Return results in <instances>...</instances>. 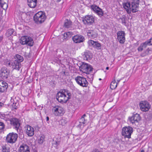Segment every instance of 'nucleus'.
I'll return each mask as SVG.
<instances>
[{
	"label": "nucleus",
	"instance_id": "1",
	"mask_svg": "<svg viewBox=\"0 0 152 152\" xmlns=\"http://www.w3.org/2000/svg\"><path fill=\"white\" fill-rule=\"evenodd\" d=\"M71 93L68 90L61 89L58 92L56 96L57 100L61 103H66L71 96Z\"/></svg>",
	"mask_w": 152,
	"mask_h": 152
},
{
	"label": "nucleus",
	"instance_id": "2",
	"mask_svg": "<svg viewBox=\"0 0 152 152\" xmlns=\"http://www.w3.org/2000/svg\"><path fill=\"white\" fill-rule=\"evenodd\" d=\"M20 43L22 45H26L30 47L34 45V42L32 38L29 36H24L20 39Z\"/></svg>",
	"mask_w": 152,
	"mask_h": 152
},
{
	"label": "nucleus",
	"instance_id": "3",
	"mask_svg": "<svg viewBox=\"0 0 152 152\" xmlns=\"http://www.w3.org/2000/svg\"><path fill=\"white\" fill-rule=\"evenodd\" d=\"M46 18L45 14L42 11L36 13L34 17V21L37 23H41L44 22Z\"/></svg>",
	"mask_w": 152,
	"mask_h": 152
},
{
	"label": "nucleus",
	"instance_id": "4",
	"mask_svg": "<svg viewBox=\"0 0 152 152\" xmlns=\"http://www.w3.org/2000/svg\"><path fill=\"white\" fill-rule=\"evenodd\" d=\"M133 132L132 127L129 126H125L122 129V134L125 138L129 139Z\"/></svg>",
	"mask_w": 152,
	"mask_h": 152
},
{
	"label": "nucleus",
	"instance_id": "5",
	"mask_svg": "<svg viewBox=\"0 0 152 152\" xmlns=\"http://www.w3.org/2000/svg\"><path fill=\"white\" fill-rule=\"evenodd\" d=\"M52 111L54 115L56 116H62L65 113V110L61 106L58 105L54 107Z\"/></svg>",
	"mask_w": 152,
	"mask_h": 152
},
{
	"label": "nucleus",
	"instance_id": "6",
	"mask_svg": "<svg viewBox=\"0 0 152 152\" xmlns=\"http://www.w3.org/2000/svg\"><path fill=\"white\" fill-rule=\"evenodd\" d=\"M10 124L14 129L16 130L18 132L20 131V124L19 119L16 118H13L10 119Z\"/></svg>",
	"mask_w": 152,
	"mask_h": 152
},
{
	"label": "nucleus",
	"instance_id": "7",
	"mask_svg": "<svg viewBox=\"0 0 152 152\" xmlns=\"http://www.w3.org/2000/svg\"><path fill=\"white\" fill-rule=\"evenodd\" d=\"M18 137V134L13 132L10 133L7 135L6 140L10 143H15L17 140Z\"/></svg>",
	"mask_w": 152,
	"mask_h": 152
},
{
	"label": "nucleus",
	"instance_id": "8",
	"mask_svg": "<svg viewBox=\"0 0 152 152\" xmlns=\"http://www.w3.org/2000/svg\"><path fill=\"white\" fill-rule=\"evenodd\" d=\"M80 70L83 72L87 74H89L92 71L93 68L90 65L83 63L80 67Z\"/></svg>",
	"mask_w": 152,
	"mask_h": 152
},
{
	"label": "nucleus",
	"instance_id": "9",
	"mask_svg": "<svg viewBox=\"0 0 152 152\" xmlns=\"http://www.w3.org/2000/svg\"><path fill=\"white\" fill-rule=\"evenodd\" d=\"M75 80L78 84L83 87H86L88 84L86 79L83 77L78 76L75 77Z\"/></svg>",
	"mask_w": 152,
	"mask_h": 152
},
{
	"label": "nucleus",
	"instance_id": "10",
	"mask_svg": "<svg viewBox=\"0 0 152 152\" xmlns=\"http://www.w3.org/2000/svg\"><path fill=\"white\" fill-rule=\"evenodd\" d=\"M10 71L5 67H3L0 70V77L3 80L8 78Z\"/></svg>",
	"mask_w": 152,
	"mask_h": 152
},
{
	"label": "nucleus",
	"instance_id": "11",
	"mask_svg": "<svg viewBox=\"0 0 152 152\" xmlns=\"http://www.w3.org/2000/svg\"><path fill=\"white\" fill-rule=\"evenodd\" d=\"M152 45V37L145 42L142 43L137 48L139 51H142L144 48H146L148 46Z\"/></svg>",
	"mask_w": 152,
	"mask_h": 152
},
{
	"label": "nucleus",
	"instance_id": "12",
	"mask_svg": "<svg viewBox=\"0 0 152 152\" xmlns=\"http://www.w3.org/2000/svg\"><path fill=\"white\" fill-rule=\"evenodd\" d=\"M94 19L93 16L87 15L83 19V21L85 25H90L94 22Z\"/></svg>",
	"mask_w": 152,
	"mask_h": 152
},
{
	"label": "nucleus",
	"instance_id": "13",
	"mask_svg": "<svg viewBox=\"0 0 152 152\" xmlns=\"http://www.w3.org/2000/svg\"><path fill=\"white\" fill-rule=\"evenodd\" d=\"M140 106L141 110L144 112L148 111L150 108L151 105L147 101H142L140 103Z\"/></svg>",
	"mask_w": 152,
	"mask_h": 152
},
{
	"label": "nucleus",
	"instance_id": "14",
	"mask_svg": "<svg viewBox=\"0 0 152 152\" xmlns=\"http://www.w3.org/2000/svg\"><path fill=\"white\" fill-rule=\"evenodd\" d=\"M117 39L121 44L124 43L125 41L126 34L124 31H119L117 32Z\"/></svg>",
	"mask_w": 152,
	"mask_h": 152
},
{
	"label": "nucleus",
	"instance_id": "15",
	"mask_svg": "<svg viewBox=\"0 0 152 152\" xmlns=\"http://www.w3.org/2000/svg\"><path fill=\"white\" fill-rule=\"evenodd\" d=\"M139 0H133L131 4V11L133 13L138 11Z\"/></svg>",
	"mask_w": 152,
	"mask_h": 152
},
{
	"label": "nucleus",
	"instance_id": "16",
	"mask_svg": "<svg viewBox=\"0 0 152 152\" xmlns=\"http://www.w3.org/2000/svg\"><path fill=\"white\" fill-rule=\"evenodd\" d=\"M72 39L74 42L76 43L83 42L85 39L83 36L79 34L76 35L73 37Z\"/></svg>",
	"mask_w": 152,
	"mask_h": 152
},
{
	"label": "nucleus",
	"instance_id": "17",
	"mask_svg": "<svg viewBox=\"0 0 152 152\" xmlns=\"http://www.w3.org/2000/svg\"><path fill=\"white\" fill-rule=\"evenodd\" d=\"M26 134L29 137H32L34 134V130L33 127L29 125H26L24 127Z\"/></svg>",
	"mask_w": 152,
	"mask_h": 152
},
{
	"label": "nucleus",
	"instance_id": "18",
	"mask_svg": "<svg viewBox=\"0 0 152 152\" xmlns=\"http://www.w3.org/2000/svg\"><path fill=\"white\" fill-rule=\"evenodd\" d=\"M91 9L95 12L97 13L100 16H102L103 15V12L102 10L99 7L96 5H92L91 6Z\"/></svg>",
	"mask_w": 152,
	"mask_h": 152
},
{
	"label": "nucleus",
	"instance_id": "19",
	"mask_svg": "<svg viewBox=\"0 0 152 152\" xmlns=\"http://www.w3.org/2000/svg\"><path fill=\"white\" fill-rule=\"evenodd\" d=\"M8 87V84L6 82L0 80V92L3 93L6 91Z\"/></svg>",
	"mask_w": 152,
	"mask_h": 152
},
{
	"label": "nucleus",
	"instance_id": "20",
	"mask_svg": "<svg viewBox=\"0 0 152 152\" xmlns=\"http://www.w3.org/2000/svg\"><path fill=\"white\" fill-rule=\"evenodd\" d=\"M129 120L130 122L132 124L138 122L140 120V115L137 113L133 115L131 117H129Z\"/></svg>",
	"mask_w": 152,
	"mask_h": 152
},
{
	"label": "nucleus",
	"instance_id": "21",
	"mask_svg": "<svg viewBox=\"0 0 152 152\" xmlns=\"http://www.w3.org/2000/svg\"><path fill=\"white\" fill-rule=\"evenodd\" d=\"M11 66L13 69H15L19 70L21 66V64L18 63L16 60L13 61L11 62Z\"/></svg>",
	"mask_w": 152,
	"mask_h": 152
},
{
	"label": "nucleus",
	"instance_id": "22",
	"mask_svg": "<svg viewBox=\"0 0 152 152\" xmlns=\"http://www.w3.org/2000/svg\"><path fill=\"white\" fill-rule=\"evenodd\" d=\"M19 152H30L28 146L26 144L21 145L19 148Z\"/></svg>",
	"mask_w": 152,
	"mask_h": 152
},
{
	"label": "nucleus",
	"instance_id": "23",
	"mask_svg": "<svg viewBox=\"0 0 152 152\" xmlns=\"http://www.w3.org/2000/svg\"><path fill=\"white\" fill-rule=\"evenodd\" d=\"M87 33L88 36L91 39L96 38L98 36V34L93 30H88Z\"/></svg>",
	"mask_w": 152,
	"mask_h": 152
},
{
	"label": "nucleus",
	"instance_id": "24",
	"mask_svg": "<svg viewBox=\"0 0 152 152\" xmlns=\"http://www.w3.org/2000/svg\"><path fill=\"white\" fill-rule=\"evenodd\" d=\"M83 57L84 60L88 61L91 59L92 55L90 52H84Z\"/></svg>",
	"mask_w": 152,
	"mask_h": 152
},
{
	"label": "nucleus",
	"instance_id": "25",
	"mask_svg": "<svg viewBox=\"0 0 152 152\" xmlns=\"http://www.w3.org/2000/svg\"><path fill=\"white\" fill-rule=\"evenodd\" d=\"M123 5L124 8L126 10L128 13H131V4L129 2H127L123 3Z\"/></svg>",
	"mask_w": 152,
	"mask_h": 152
},
{
	"label": "nucleus",
	"instance_id": "26",
	"mask_svg": "<svg viewBox=\"0 0 152 152\" xmlns=\"http://www.w3.org/2000/svg\"><path fill=\"white\" fill-rule=\"evenodd\" d=\"M37 1L32 0H27L28 5L30 8H34L37 5Z\"/></svg>",
	"mask_w": 152,
	"mask_h": 152
},
{
	"label": "nucleus",
	"instance_id": "27",
	"mask_svg": "<svg viewBox=\"0 0 152 152\" xmlns=\"http://www.w3.org/2000/svg\"><path fill=\"white\" fill-rule=\"evenodd\" d=\"M119 21L125 26H126V19L125 15H123L119 19Z\"/></svg>",
	"mask_w": 152,
	"mask_h": 152
},
{
	"label": "nucleus",
	"instance_id": "28",
	"mask_svg": "<svg viewBox=\"0 0 152 152\" xmlns=\"http://www.w3.org/2000/svg\"><path fill=\"white\" fill-rule=\"evenodd\" d=\"M72 24V22L70 20L68 19L65 20L64 26L66 28H69L71 27Z\"/></svg>",
	"mask_w": 152,
	"mask_h": 152
},
{
	"label": "nucleus",
	"instance_id": "29",
	"mask_svg": "<svg viewBox=\"0 0 152 152\" xmlns=\"http://www.w3.org/2000/svg\"><path fill=\"white\" fill-rule=\"evenodd\" d=\"M15 59V60H16L18 63H20L23 61V57L18 54L16 55Z\"/></svg>",
	"mask_w": 152,
	"mask_h": 152
},
{
	"label": "nucleus",
	"instance_id": "30",
	"mask_svg": "<svg viewBox=\"0 0 152 152\" xmlns=\"http://www.w3.org/2000/svg\"><path fill=\"white\" fill-rule=\"evenodd\" d=\"M0 5L1 8L4 10L7 9L8 7V4L2 0H0Z\"/></svg>",
	"mask_w": 152,
	"mask_h": 152
},
{
	"label": "nucleus",
	"instance_id": "31",
	"mask_svg": "<svg viewBox=\"0 0 152 152\" xmlns=\"http://www.w3.org/2000/svg\"><path fill=\"white\" fill-rule=\"evenodd\" d=\"M67 123L66 119L65 117H62L61 119L59 121L60 125L63 126H64Z\"/></svg>",
	"mask_w": 152,
	"mask_h": 152
},
{
	"label": "nucleus",
	"instance_id": "32",
	"mask_svg": "<svg viewBox=\"0 0 152 152\" xmlns=\"http://www.w3.org/2000/svg\"><path fill=\"white\" fill-rule=\"evenodd\" d=\"M14 32V30L13 29H9L6 31V35L7 37H10L13 34Z\"/></svg>",
	"mask_w": 152,
	"mask_h": 152
},
{
	"label": "nucleus",
	"instance_id": "33",
	"mask_svg": "<svg viewBox=\"0 0 152 152\" xmlns=\"http://www.w3.org/2000/svg\"><path fill=\"white\" fill-rule=\"evenodd\" d=\"M117 83L116 82L115 80L111 82L110 85V88L112 89H114L117 86Z\"/></svg>",
	"mask_w": 152,
	"mask_h": 152
},
{
	"label": "nucleus",
	"instance_id": "34",
	"mask_svg": "<svg viewBox=\"0 0 152 152\" xmlns=\"http://www.w3.org/2000/svg\"><path fill=\"white\" fill-rule=\"evenodd\" d=\"M45 137L44 135L40 136L38 139V142L40 144H42L45 141Z\"/></svg>",
	"mask_w": 152,
	"mask_h": 152
},
{
	"label": "nucleus",
	"instance_id": "35",
	"mask_svg": "<svg viewBox=\"0 0 152 152\" xmlns=\"http://www.w3.org/2000/svg\"><path fill=\"white\" fill-rule=\"evenodd\" d=\"M12 108L15 109H16L19 106V102L17 100H14V102L12 104Z\"/></svg>",
	"mask_w": 152,
	"mask_h": 152
},
{
	"label": "nucleus",
	"instance_id": "36",
	"mask_svg": "<svg viewBox=\"0 0 152 152\" xmlns=\"http://www.w3.org/2000/svg\"><path fill=\"white\" fill-rule=\"evenodd\" d=\"M94 48L96 49L97 50H100L101 49V44L98 42L95 41Z\"/></svg>",
	"mask_w": 152,
	"mask_h": 152
},
{
	"label": "nucleus",
	"instance_id": "37",
	"mask_svg": "<svg viewBox=\"0 0 152 152\" xmlns=\"http://www.w3.org/2000/svg\"><path fill=\"white\" fill-rule=\"evenodd\" d=\"M71 33L70 31L65 33L63 35V39H68L69 37H70Z\"/></svg>",
	"mask_w": 152,
	"mask_h": 152
},
{
	"label": "nucleus",
	"instance_id": "38",
	"mask_svg": "<svg viewBox=\"0 0 152 152\" xmlns=\"http://www.w3.org/2000/svg\"><path fill=\"white\" fill-rule=\"evenodd\" d=\"M86 116L85 114H84L82 116L81 118L80 119V123L81 124H84L86 122V120L85 119V117Z\"/></svg>",
	"mask_w": 152,
	"mask_h": 152
},
{
	"label": "nucleus",
	"instance_id": "39",
	"mask_svg": "<svg viewBox=\"0 0 152 152\" xmlns=\"http://www.w3.org/2000/svg\"><path fill=\"white\" fill-rule=\"evenodd\" d=\"M95 41L93 40H88V45L91 47H92L93 48L94 46Z\"/></svg>",
	"mask_w": 152,
	"mask_h": 152
},
{
	"label": "nucleus",
	"instance_id": "40",
	"mask_svg": "<svg viewBox=\"0 0 152 152\" xmlns=\"http://www.w3.org/2000/svg\"><path fill=\"white\" fill-rule=\"evenodd\" d=\"M9 148L7 145L3 146L2 147V151L3 152H9Z\"/></svg>",
	"mask_w": 152,
	"mask_h": 152
},
{
	"label": "nucleus",
	"instance_id": "41",
	"mask_svg": "<svg viewBox=\"0 0 152 152\" xmlns=\"http://www.w3.org/2000/svg\"><path fill=\"white\" fill-rule=\"evenodd\" d=\"M4 128V125L3 123L0 122V133L2 132Z\"/></svg>",
	"mask_w": 152,
	"mask_h": 152
},
{
	"label": "nucleus",
	"instance_id": "42",
	"mask_svg": "<svg viewBox=\"0 0 152 152\" xmlns=\"http://www.w3.org/2000/svg\"><path fill=\"white\" fill-rule=\"evenodd\" d=\"M54 61L56 63L60 65L61 64V61L59 58L57 57L55 58Z\"/></svg>",
	"mask_w": 152,
	"mask_h": 152
},
{
	"label": "nucleus",
	"instance_id": "43",
	"mask_svg": "<svg viewBox=\"0 0 152 152\" xmlns=\"http://www.w3.org/2000/svg\"><path fill=\"white\" fill-rule=\"evenodd\" d=\"M24 56L27 58H30L31 57V54L30 53H24Z\"/></svg>",
	"mask_w": 152,
	"mask_h": 152
},
{
	"label": "nucleus",
	"instance_id": "44",
	"mask_svg": "<svg viewBox=\"0 0 152 152\" xmlns=\"http://www.w3.org/2000/svg\"><path fill=\"white\" fill-rule=\"evenodd\" d=\"M2 116L4 117V118H8V117L9 116V113L6 114H3L2 115Z\"/></svg>",
	"mask_w": 152,
	"mask_h": 152
},
{
	"label": "nucleus",
	"instance_id": "45",
	"mask_svg": "<svg viewBox=\"0 0 152 152\" xmlns=\"http://www.w3.org/2000/svg\"><path fill=\"white\" fill-rule=\"evenodd\" d=\"M87 77L89 78L92 79H93V74L90 75H88L87 76Z\"/></svg>",
	"mask_w": 152,
	"mask_h": 152
},
{
	"label": "nucleus",
	"instance_id": "46",
	"mask_svg": "<svg viewBox=\"0 0 152 152\" xmlns=\"http://www.w3.org/2000/svg\"><path fill=\"white\" fill-rule=\"evenodd\" d=\"M60 143V141H55V143H54V144H55L57 145H59Z\"/></svg>",
	"mask_w": 152,
	"mask_h": 152
},
{
	"label": "nucleus",
	"instance_id": "47",
	"mask_svg": "<svg viewBox=\"0 0 152 152\" xmlns=\"http://www.w3.org/2000/svg\"><path fill=\"white\" fill-rule=\"evenodd\" d=\"M150 51H151V50L149 48H148L146 50L145 52L149 53Z\"/></svg>",
	"mask_w": 152,
	"mask_h": 152
},
{
	"label": "nucleus",
	"instance_id": "48",
	"mask_svg": "<svg viewBox=\"0 0 152 152\" xmlns=\"http://www.w3.org/2000/svg\"><path fill=\"white\" fill-rule=\"evenodd\" d=\"M92 152H99V151H98V150L95 149L94 150L92 151Z\"/></svg>",
	"mask_w": 152,
	"mask_h": 152
},
{
	"label": "nucleus",
	"instance_id": "49",
	"mask_svg": "<svg viewBox=\"0 0 152 152\" xmlns=\"http://www.w3.org/2000/svg\"><path fill=\"white\" fill-rule=\"evenodd\" d=\"M4 105V104L3 103L1 102H0V107H1L2 106Z\"/></svg>",
	"mask_w": 152,
	"mask_h": 152
},
{
	"label": "nucleus",
	"instance_id": "50",
	"mask_svg": "<svg viewBox=\"0 0 152 152\" xmlns=\"http://www.w3.org/2000/svg\"><path fill=\"white\" fill-rule=\"evenodd\" d=\"M49 118L48 116L46 117V121H48L49 120Z\"/></svg>",
	"mask_w": 152,
	"mask_h": 152
},
{
	"label": "nucleus",
	"instance_id": "51",
	"mask_svg": "<svg viewBox=\"0 0 152 152\" xmlns=\"http://www.w3.org/2000/svg\"><path fill=\"white\" fill-rule=\"evenodd\" d=\"M3 39V37H0V42L2 41Z\"/></svg>",
	"mask_w": 152,
	"mask_h": 152
},
{
	"label": "nucleus",
	"instance_id": "52",
	"mask_svg": "<svg viewBox=\"0 0 152 152\" xmlns=\"http://www.w3.org/2000/svg\"><path fill=\"white\" fill-rule=\"evenodd\" d=\"M120 80H117V84L119 82H120Z\"/></svg>",
	"mask_w": 152,
	"mask_h": 152
},
{
	"label": "nucleus",
	"instance_id": "53",
	"mask_svg": "<svg viewBox=\"0 0 152 152\" xmlns=\"http://www.w3.org/2000/svg\"><path fill=\"white\" fill-rule=\"evenodd\" d=\"M109 69V67H106V69L107 70H108V69Z\"/></svg>",
	"mask_w": 152,
	"mask_h": 152
},
{
	"label": "nucleus",
	"instance_id": "54",
	"mask_svg": "<svg viewBox=\"0 0 152 152\" xmlns=\"http://www.w3.org/2000/svg\"><path fill=\"white\" fill-rule=\"evenodd\" d=\"M8 65H9V66H10V65H11V63H10L9 62V63H8Z\"/></svg>",
	"mask_w": 152,
	"mask_h": 152
},
{
	"label": "nucleus",
	"instance_id": "55",
	"mask_svg": "<svg viewBox=\"0 0 152 152\" xmlns=\"http://www.w3.org/2000/svg\"><path fill=\"white\" fill-rule=\"evenodd\" d=\"M141 152H144V150H142L141 151Z\"/></svg>",
	"mask_w": 152,
	"mask_h": 152
},
{
	"label": "nucleus",
	"instance_id": "56",
	"mask_svg": "<svg viewBox=\"0 0 152 152\" xmlns=\"http://www.w3.org/2000/svg\"><path fill=\"white\" fill-rule=\"evenodd\" d=\"M99 80H102V79H101V78H99Z\"/></svg>",
	"mask_w": 152,
	"mask_h": 152
},
{
	"label": "nucleus",
	"instance_id": "57",
	"mask_svg": "<svg viewBox=\"0 0 152 152\" xmlns=\"http://www.w3.org/2000/svg\"><path fill=\"white\" fill-rule=\"evenodd\" d=\"M64 74L65 73V72H64Z\"/></svg>",
	"mask_w": 152,
	"mask_h": 152
},
{
	"label": "nucleus",
	"instance_id": "58",
	"mask_svg": "<svg viewBox=\"0 0 152 152\" xmlns=\"http://www.w3.org/2000/svg\"><path fill=\"white\" fill-rule=\"evenodd\" d=\"M61 1V0H59V1Z\"/></svg>",
	"mask_w": 152,
	"mask_h": 152
}]
</instances>
